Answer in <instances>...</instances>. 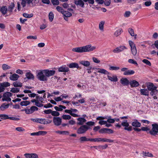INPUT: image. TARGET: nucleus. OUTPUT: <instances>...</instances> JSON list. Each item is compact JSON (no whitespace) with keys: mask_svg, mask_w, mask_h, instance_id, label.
Masks as SVG:
<instances>
[{"mask_svg":"<svg viewBox=\"0 0 158 158\" xmlns=\"http://www.w3.org/2000/svg\"><path fill=\"white\" fill-rule=\"evenodd\" d=\"M80 64L83 65L84 66L88 67L90 65V63L89 61L85 60H81L79 61Z\"/></svg>","mask_w":158,"mask_h":158,"instance_id":"obj_21","label":"nucleus"},{"mask_svg":"<svg viewBox=\"0 0 158 158\" xmlns=\"http://www.w3.org/2000/svg\"><path fill=\"white\" fill-rule=\"evenodd\" d=\"M19 89L18 88H12L11 89L10 91L13 93H16L19 92Z\"/></svg>","mask_w":158,"mask_h":158,"instance_id":"obj_42","label":"nucleus"},{"mask_svg":"<svg viewBox=\"0 0 158 158\" xmlns=\"http://www.w3.org/2000/svg\"><path fill=\"white\" fill-rule=\"evenodd\" d=\"M152 128L149 131V133L151 135H155L158 133V124L154 123L152 124Z\"/></svg>","mask_w":158,"mask_h":158,"instance_id":"obj_4","label":"nucleus"},{"mask_svg":"<svg viewBox=\"0 0 158 158\" xmlns=\"http://www.w3.org/2000/svg\"><path fill=\"white\" fill-rule=\"evenodd\" d=\"M34 106H32L30 109H25L24 110H22V111H25V113L27 114H32L35 111Z\"/></svg>","mask_w":158,"mask_h":158,"instance_id":"obj_11","label":"nucleus"},{"mask_svg":"<svg viewBox=\"0 0 158 158\" xmlns=\"http://www.w3.org/2000/svg\"><path fill=\"white\" fill-rule=\"evenodd\" d=\"M12 95V94L10 92H6L3 94V97H5L6 96L7 97H10Z\"/></svg>","mask_w":158,"mask_h":158,"instance_id":"obj_57","label":"nucleus"},{"mask_svg":"<svg viewBox=\"0 0 158 158\" xmlns=\"http://www.w3.org/2000/svg\"><path fill=\"white\" fill-rule=\"evenodd\" d=\"M67 66L70 68H77V69H78L79 68L78 64L76 62H72L68 64Z\"/></svg>","mask_w":158,"mask_h":158,"instance_id":"obj_19","label":"nucleus"},{"mask_svg":"<svg viewBox=\"0 0 158 158\" xmlns=\"http://www.w3.org/2000/svg\"><path fill=\"white\" fill-rule=\"evenodd\" d=\"M107 77L109 80L110 81H113L116 82L118 81V78L116 76H107Z\"/></svg>","mask_w":158,"mask_h":158,"instance_id":"obj_24","label":"nucleus"},{"mask_svg":"<svg viewBox=\"0 0 158 158\" xmlns=\"http://www.w3.org/2000/svg\"><path fill=\"white\" fill-rule=\"evenodd\" d=\"M121 125L125 127L124 128L125 130H127L128 131H131L132 130V127L131 126L129 127V124L127 122V120H125V121H123L121 123Z\"/></svg>","mask_w":158,"mask_h":158,"instance_id":"obj_6","label":"nucleus"},{"mask_svg":"<svg viewBox=\"0 0 158 158\" xmlns=\"http://www.w3.org/2000/svg\"><path fill=\"white\" fill-rule=\"evenodd\" d=\"M132 125L133 127H140L141 124L138 121L137 119H135L134 121L132 123Z\"/></svg>","mask_w":158,"mask_h":158,"instance_id":"obj_27","label":"nucleus"},{"mask_svg":"<svg viewBox=\"0 0 158 158\" xmlns=\"http://www.w3.org/2000/svg\"><path fill=\"white\" fill-rule=\"evenodd\" d=\"M108 147V145L106 144L104 145H99V150L106 149Z\"/></svg>","mask_w":158,"mask_h":158,"instance_id":"obj_52","label":"nucleus"},{"mask_svg":"<svg viewBox=\"0 0 158 158\" xmlns=\"http://www.w3.org/2000/svg\"><path fill=\"white\" fill-rule=\"evenodd\" d=\"M9 104H6L5 103H3L0 106V110L3 111L5 109L8 108Z\"/></svg>","mask_w":158,"mask_h":158,"instance_id":"obj_28","label":"nucleus"},{"mask_svg":"<svg viewBox=\"0 0 158 158\" xmlns=\"http://www.w3.org/2000/svg\"><path fill=\"white\" fill-rule=\"evenodd\" d=\"M105 24V21H102L101 22L99 25V29L101 31H103L104 25Z\"/></svg>","mask_w":158,"mask_h":158,"instance_id":"obj_35","label":"nucleus"},{"mask_svg":"<svg viewBox=\"0 0 158 158\" xmlns=\"http://www.w3.org/2000/svg\"><path fill=\"white\" fill-rule=\"evenodd\" d=\"M140 93L142 95L145 96H148L149 92L148 90L146 89H141L140 90Z\"/></svg>","mask_w":158,"mask_h":158,"instance_id":"obj_25","label":"nucleus"},{"mask_svg":"<svg viewBox=\"0 0 158 158\" xmlns=\"http://www.w3.org/2000/svg\"><path fill=\"white\" fill-rule=\"evenodd\" d=\"M128 31L129 34L131 36H133L135 35L134 31L132 28H129L128 29Z\"/></svg>","mask_w":158,"mask_h":158,"instance_id":"obj_47","label":"nucleus"},{"mask_svg":"<svg viewBox=\"0 0 158 158\" xmlns=\"http://www.w3.org/2000/svg\"><path fill=\"white\" fill-rule=\"evenodd\" d=\"M147 88L148 90L151 91L157 88V87L155 86L152 83H149V84L147 86Z\"/></svg>","mask_w":158,"mask_h":158,"instance_id":"obj_20","label":"nucleus"},{"mask_svg":"<svg viewBox=\"0 0 158 158\" xmlns=\"http://www.w3.org/2000/svg\"><path fill=\"white\" fill-rule=\"evenodd\" d=\"M23 16L25 18H30L33 16V15L32 14H28L27 13H24L23 14Z\"/></svg>","mask_w":158,"mask_h":158,"instance_id":"obj_53","label":"nucleus"},{"mask_svg":"<svg viewBox=\"0 0 158 158\" xmlns=\"http://www.w3.org/2000/svg\"><path fill=\"white\" fill-rule=\"evenodd\" d=\"M13 85L15 87H21L22 86V83L18 82L17 81H15L13 83Z\"/></svg>","mask_w":158,"mask_h":158,"instance_id":"obj_37","label":"nucleus"},{"mask_svg":"<svg viewBox=\"0 0 158 158\" xmlns=\"http://www.w3.org/2000/svg\"><path fill=\"white\" fill-rule=\"evenodd\" d=\"M49 20L50 22H52L54 18V15L53 13L52 12H50L48 15Z\"/></svg>","mask_w":158,"mask_h":158,"instance_id":"obj_38","label":"nucleus"},{"mask_svg":"<svg viewBox=\"0 0 158 158\" xmlns=\"http://www.w3.org/2000/svg\"><path fill=\"white\" fill-rule=\"evenodd\" d=\"M7 10H8L6 6H3L1 8L0 11L3 15H5L7 13Z\"/></svg>","mask_w":158,"mask_h":158,"instance_id":"obj_26","label":"nucleus"},{"mask_svg":"<svg viewBox=\"0 0 158 158\" xmlns=\"http://www.w3.org/2000/svg\"><path fill=\"white\" fill-rule=\"evenodd\" d=\"M19 77V76L18 75L14 73L12 75L10 76V80L15 81L17 80Z\"/></svg>","mask_w":158,"mask_h":158,"instance_id":"obj_23","label":"nucleus"},{"mask_svg":"<svg viewBox=\"0 0 158 158\" xmlns=\"http://www.w3.org/2000/svg\"><path fill=\"white\" fill-rule=\"evenodd\" d=\"M142 62L143 63L146 64H147L149 66H150L151 65V62H150V61L147 59H144L143 60H142Z\"/></svg>","mask_w":158,"mask_h":158,"instance_id":"obj_54","label":"nucleus"},{"mask_svg":"<svg viewBox=\"0 0 158 158\" xmlns=\"http://www.w3.org/2000/svg\"><path fill=\"white\" fill-rule=\"evenodd\" d=\"M45 71L44 70H39L36 72V77L41 81H44L48 80L46 75H45Z\"/></svg>","mask_w":158,"mask_h":158,"instance_id":"obj_2","label":"nucleus"},{"mask_svg":"<svg viewBox=\"0 0 158 158\" xmlns=\"http://www.w3.org/2000/svg\"><path fill=\"white\" fill-rule=\"evenodd\" d=\"M129 82L127 79L126 78H123L120 80V83L124 86L128 85L129 84Z\"/></svg>","mask_w":158,"mask_h":158,"instance_id":"obj_17","label":"nucleus"},{"mask_svg":"<svg viewBox=\"0 0 158 158\" xmlns=\"http://www.w3.org/2000/svg\"><path fill=\"white\" fill-rule=\"evenodd\" d=\"M122 72H124L123 74L124 75H132L134 74L135 72L133 70H129L128 68L124 67L121 69Z\"/></svg>","mask_w":158,"mask_h":158,"instance_id":"obj_5","label":"nucleus"},{"mask_svg":"<svg viewBox=\"0 0 158 158\" xmlns=\"http://www.w3.org/2000/svg\"><path fill=\"white\" fill-rule=\"evenodd\" d=\"M39 135H44L47 133V132L44 131H38Z\"/></svg>","mask_w":158,"mask_h":158,"instance_id":"obj_59","label":"nucleus"},{"mask_svg":"<svg viewBox=\"0 0 158 158\" xmlns=\"http://www.w3.org/2000/svg\"><path fill=\"white\" fill-rule=\"evenodd\" d=\"M78 122H77V125H83L86 121V119L80 117L77 119Z\"/></svg>","mask_w":158,"mask_h":158,"instance_id":"obj_12","label":"nucleus"},{"mask_svg":"<svg viewBox=\"0 0 158 158\" xmlns=\"http://www.w3.org/2000/svg\"><path fill=\"white\" fill-rule=\"evenodd\" d=\"M102 142L112 143L114 142V140L106 138H102Z\"/></svg>","mask_w":158,"mask_h":158,"instance_id":"obj_51","label":"nucleus"},{"mask_svg":"<svg viewBox=\"0 0 158 158\" xmlns=\"http://www.w3.org/2000/svg\"><path fill=\"white\" fill-rule=\"evenodd\" d=\"M2 100L3 101H10L11 100V99L9 97H7V96H6L5 97L3 96Z\"/></svg>","mask_w":158,"mask_h":158,"instance_id":"obj_56","label":"nucleus"},{"mask_svg":"<svg viewBox=\"0 0 158 158\" xmlns=\"http://www.w3.org/2000/svg\"><path fill=\"white\" fill-rule=\"evenodd\" d=\"M2 69L4 70H6L10 68V67L7 64H4L2 65Z\"/></svg>","mask_w":158,"mask_h":158,"instance_id":"obj_43","label":"nucleus"},{"mask_svg":"<svg viewBox=\"0 0 158 158\" xmlns=\"http://www.w3.org/2000/svg\"><path fill=\"white\" fill-rule=\"evenodd\" d=\"M62 14L65 17H70L72 15V14L70 12L68 11H64Z\"/></svg>","mask_w":158,"mask_h":158,"instance_id":"obj_30","label":"nucleus"},{"mask_svg":"<svg viewBox=\"0 0 158 158\" xmlns=\"http://www.w3.org/2000/svg\"><path fill=\"white\" fill-rule=\"evenodd\" d=\"M53 122L55 125L59 126L61 124L62 120L59 117H54L53 118Z\"/></svg>","mask_w":158,"mask_h":158,"instance_id":"obj_7","label":"nucleus"},{"mask_svg":"<svg viewBox=\"0 0 158 158\" xmlns=\"http://www.w3.org/2000/svg\"><path fill=\"white\" fill-rule=\"evenodd\" d=\"M143 154L144 156H147L150 157H152L153 156V155L151 153H150L148 152L143 151Z\"/></svg>","mask_w":158,"mask_h":158,"instance_id":"obj_33","label":"nucleus"},{"mask_svg":"<svg viewBox=\"0 0 158 158\" xmlns=\"http://www.w3.org/2000/svg\"><path fill=\"white\" fill-rule=\"evenodd\" d=\"M35 105L38 107H41L43 106L44 105L43 104H42L38 102V100L37 102H36V103H35Z\"/></svg>","mask_w":158,"mask_h":158,"instance_id":"obj_61","label":"nucleus"},{"mask_svg":"<svg viewBox=\"0 0 158 158\" xmlns=\"http://www.w3.org/2000/svg\"><path fill=\"white\" fill-rule=\"evenodd\" d=\"M131 87H137L139 85V84L137 81L135 80L131 81L129 84Z\"/></svg>","mask_w":158,"mask_h":158,"instance_id":"obj_14","label":"nucleus"},{"mask_svg":"<svg viewBox=\"0 0 158 158\" xmlns=\"http://www.w3.org/2000/svg\"><path fill=\"white\" fill-rule=\"evenodd\" d=\"M109 69L111 70H117L120 69V68L119 67L110 66Z\"/></svg>","mask_w":158,"mask_h":158,"instance_id":"obj_46","label":"nucleus"},{"mask_svg":"<svg viewBox=\"0 0 158 158\" xmlns=\"http://www.w3.org/2000/svg\"><path fill=\"white\" fill-rule=\"evenodd\" d=\"M44 70L45 72V75H46L47 78L50 76L53 75L55 73V71L54 70Z\"/></svg>","mask_w":158,"mask_h":158,"instance_id":"obj_13","label":"nucleus"},{"mask_svg":"<svg viewBox=\"0 0 158 158\" xmlns=\"http://www.w3.org/2000/svg\"><path fill=\"white\" fill-rule=\"evenodd\" d=\"M56 132L57 133L59 134H60L63 135H68L69 133V132L67 131H56Z\"/></svg>","mask_w":158,"mask_h":158,"instance_id":"obj_36","label":"nucleus"},{"mask_svg":"<svg viewBox=\"0 0 158 158\" xmlns=\"http://www.w3.org/2000/svg\"><path fill=\"white\" fill-rule=\"evenodd\" d=\"M52 122V120L49 119L47 120L45 118H41L40 119L39 123L41 124H47L51 123Z\"/></svg>","mask_w":158,"mask_h":158,"instance_id":"obj_16","label":"nucleus"},{"mask_svg":"<svg viewBox=\"0 0 158 158\" xmlns=\"http://www.w3.org/2000/svg\"><path fill=\"white\" fill-rule=\"evenodd\" d=\"M30 102L28 101H23L21 102L20 103V105L22 106H27L30 104Z\"/></svg>","mask_w":158,"mask_h":158,"instance_id":"obj_32","label":"nucleus"},{"mask_svg":"<svg viewBox=\"0 0 158 158\" xmlns=\"http://www.w3.org/2000/svg\"><path fill=\"white\" fill-rule=\"evenodd\" d=\"M0 117L1 119L4 120L9 119V116L5 114H0Z\"/></svg>","mask_w":158,"mask_h":158,"instance_id":"obj_39","label":"nucleus"},{"mask_svg":"<svg viewBox=\"0 0 158 158\" xmlns=\"http://www.w3.org/2000/svg\"><path fill=\"white\" fill-rule=\"evenodd\" d=\"M151 92L150 93V94L151 96L156 95V94L158 93V90L156 89H155L153 90H152L151 91Z\"/></svg>","mask_w":158,"mask_h":158,"instance_id":"obj_40","label":"nucleus"},{"mask_svg":"<svg viewBox=\"0 0 158 158\" xmlns=\"http://www.w3.org/2000/svg\"><path fill=\"white\" fill-rule=\"evenodd\" d=\"M95 69V68H93V69ZM96 69L98 70V71H97V72L101 73L102 74H104L106 75H109V74L110 73H109L106 70L102 69H100V68H95Z\"/></svg>","mask_w":158,"mask_h":158,"instance_id":"obj_18","label":"nucleus"},{"mask_svg":"<svg viewBox=\"0 0 158 158\" xmlns=\"http://www.w3.org/2000/svg\"><path fill=\"white\" fill-rule=\"evenodd\" d=\"M52 115L54 116H58L60 115V113L57 111H52Z\"/></svg>","mask_w":158,"mask_h":158,"instance_id":"obj_45","label":"nucleus"},{"mask_svg":"<svg viewBox=\"0 0 158 158\" xmlns=\"http://www.w3.org/2000/svg\"><path fill=\"white\" fill-rule=\"evenodd\" d=\"M99 132L100 133H106V128H102L99 131Z\"/></svg>","mask_w":158,"mask_h":158,"instance_id":"obj_60","label":"nucleus"},{"mask_svg":"<svg viewBox=\"0 0 158 158\" xmlns=\"http://www.w3.org/2000/svg\"><path fill=\"white\" fill-rule=\"evenodd\" d=\"M91 129L90 127L86 125H83L80 126L77 131V133L78 134H82L86 132L89 129Z\"/></svg>","mask_w":158,"mask_h":158,"instance_id":"obj_3","label":"nucleus"},{"mask_svg":"<svg viewBox=\"0 0 158 158\" xmlns=\"http://www.w3.org/2000/svg\"><path fill=\"white\" fill-rule=\"evenodd\" d=\"M128 62L131 64H135L136 66H137L138 64L137 62L132 59H129L128 60Z\"/></svg>","mask_w":158,"mask_h":158,"instance_id":"obj_49","label":"nucleus"},{"mask_svg":"<svg viewBox=\"0 0 158 158\" xmlns=\"http://www.w3.org/2000/svg\"><path fill=\"white\" fill-rule=\"evenodd\" d=\"M74 3L77 6H79L82 8L84 7V2L82 0H75Z\"/></svg>","mask_w":158,"mask_h":158,"instance_id":"obj_10","label":"nucleus"},{"mask_svg":"<svg viewBox=\"0 0 158 158\" xmlns=\"http://www.w3.org/2000/svg\"><path fill=\"white\" fill-rule=\"evenodd\" d=\"M25 75L26 77L29 80L32 79L33 80L35 78V77L33 74L30 72H28L26 73Z\"/></svg>","mask_w":158,"mask_h":158,"instance_id":"obj_22","label":"nucleus"},{"mask_svg":"<svg viewBox=\"0 0 158 158\" xmlns=\"http://www.w3.org/2000/svg\"><path fill=\"white\" fill-rule=\"evenodd\" d=\"M131 50L132 54L134 56H135L137 54V50L135 46L131 48Z\"/></svg>","mask_w":158,"mask_h":158,"instance_id":"obj_34","label":"nucleus"},{"mask_svg":"<svg viewBox=\"0 0 158 158\" xmlns=\"http://www.w3.org/2000/svg\"><path fill=\"white\" fill-rule=\"evenodd\" d=\"M24 155L26 158H38V155L35 153H26Z\"/></svg>","mask_w":158,"mask_h":158,"instance_id":"obj_15","label":"nucleus"},{"mask_svg":"<svg viewBox=\"0 0 158 158\" xmlns=\"http://www.w3.org/2000/svg\"><path fill=\"white\" fill-rule=\"evenodd\" d=\"M58 71L59 72H67L69 71V69L65 65H63L58 68Z\"/></svg>","mask_w":158,"mask_h":158,"instance_id":"obj_8","label":"nucleus"},{"mask_svg":"<svg viewBox=\"0 0 158 158\" xmlns=\"http://www.w3.org/2000/svg\"><path fill=\"white\" fill-rule=\"evenodd\" d=\"M88 138H87L85 136L81 137L80 138V140L81 142L84 141H88Z\"/></svg>","mask_w":158,"mask_h":158,"instance_id":"obj_50","label":"nucleus"},{"mask_svg":"<svg viewBox=\"0 0 158 158\" xmlns=\"http://www.w3.org/2000/svg\"><path fill=\"white\" fill-rule=\"evenodd\" d=\"M86 124V126L89 127L90 126H94L95 124V123L94 122L89 121L87 122Z\"/></svg>","mask_w":158,"mask_h":158,"instance_id":"obj_55","label":"nucleus"},{"mask_svg":"<svg viewBox=\"0 0 158 158\" xmlns=\"http://www.w3.org/2000/svg\"><path fill=\"white\" fill-rule=\"evenodd\" d=\"M127 49L126 47L124 46H121L119 47H117L114 49L113 52L114 53H119Z\"/></svg>","mask_w":158,"mask_h":158,"instance_id":"obj_9","label":"nucleus"},{"mask_svg":"<svg viewBox=\"0 0 158 158\" xmlns=\"http://www.w3.org/2000/svg\"><path fill=\"white\" fill-rule=\"evenodd\" d=\"M51 2L54 6L58 5L60 4L59 0H51Z\"/></svg>","mask_w":158,"mask_h":158,"instance_id":"obj_41","label":"nucleus"},{"mask_svg":"<svg viewBox=\"0 0 158 158\" xmlns=\"http://www.w3.org/2000/svg\"><path fill=\"white\" fill-rule=\"evenodd\" d=\"M10 83L7 82H5L1 83V85L4 88L10 86Z\"/></svg>","mask_w":158,"mask_h":158,"instance_id":"obj_44","label":"nucleus"},{"mask_svg":"<svg viewBox=\"0 0 158 158\" xmlns=\"http://www.w3.org/2000/svg\"><path fill=\"white\" fill-rule=\"evenodd\" d=\"M62 118L64 119L69 120L71 118V116L69 115H63Z\"/></svg>","mask_w":158,"mask_h":158,"instance_id":"obj_48","label":"nucleus"},{"mask_svg":"<svg viewBox=\"0 0 158 158\" xmlns=\"http://www.w3.org/2000/svg\"><path fill=\"white\" fill-rule=\"evenodd\" d=\"M15 130L19 132H21L25 131V129L23 128L20 127L16 128Z\"/></svg>","mask_w":158,"mask_h":158,"instance_id":"obj_62","label":"nucleus"},{"mask_svg":"<svg viewBox=\"0 0 158 158\" xmlns=\"http://www.w3.org/2000/svg\"><path fill=\"white\" fill-rule=\"evenodd\" d=\"M52 105L49 103L44 105V107L46 108L52 107Z\"/></svg>","mask_w":158,"mask_h":158,"instance_id":"obj_63","label":"nucleus"},{"mask_svg":"<svg viewBox=\"0 0 158 158\" xmlns=\"http://www.w3.org/2000/svg\"><path fill=\"white\" fill-rule=\"evenodd\" d=\"M27 39H33L34 40H36L37 38V36L36 35H29L27 36Z\"/></svg>","mask_w":158,"mask_h":158,"instance_id":"obj_64","label":"nucleus"},{"mask_svg":"<svg viewBox=\"0 0 158 158\" xmlns=\"http://www.w3.org/2000/svg\"><path fill=\"white\" fill-rule=\"evenodd\" d=\"M123 32V31L122 29H119L114 32V35L116 36H118L120 35Z\"/></svg>","mask_w":158,"mask_h":158,"instance_id":"obj_31","label":"nucleus"},{"mask_svg":"<svg viewBox=\"0 0 158 158\" xmlns=\"http://www.w3.org/2000/svg\"><path fill=\"white\" fill-rule=\"evenodd\" d=\"M96 48L95 46H92L91 44H89L85 46L73 48L72 51L78 53H83L91 52L94 50Z\"/></svg>","mask_w":158,"mask_h":158,"instance_id":"obj_1","label":"nucleus"},{"mask_svg":"<svg viewBox=\"0 0 158 158\" xmlns=\"http://www.w3.org/2000/svg\"><path fill=\"white\" fill-rule=\"evenodd\" d=\"M15 7V5L13 2H11L8 8V10L10 13L12 12L13 10Z\"/></svg>","mask_w":158,"mask_h":158,"instance_id":"obj_29","label":"nucleus"},{"mask_svg":"<svg viewBox=\"0 0 158 158\" xmlns=\"http://www.w3.org/2000/svg\"><path fill=\"white\" fill-rule=\"evenodd\" d=\"M56 9L57 11L58 12H61L62 14L63 13L64 11V9L62 8L60 6H57L56 7Z\"/></svg>","mask_w":158,"mask_h":158,"instance_id":"obj_58","label":"nucleus"}]
</instances>
